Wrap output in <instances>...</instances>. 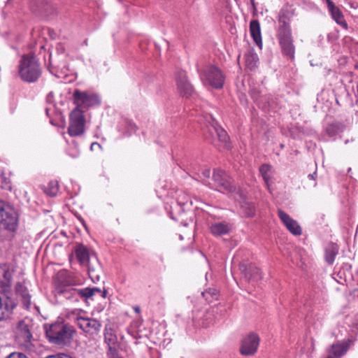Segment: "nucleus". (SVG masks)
<instances>
[{"mask_svg": "<svg viewBox=\"0 0 358 358\" xmlns=\"http://www.w3.org/2000/svg\"><path fill=\"white\" fill-rule=\"evenodd\" d=\"M18 73L21 79L27 83H34L41 75V68L32 55H24L20 62Z\"/></svg>", "mask_w": 358, "mask_h": 358, "instance_id": "f257e3e1", "label": "nucleus"}, {"mask_svg": "<svg viewBox=\"0 0 358 358\" xmlns=\"http://www.w3.org/2000/svg\"><path fill=\"white\" fill-rule=\"evenodd\" d=\"M74 333V328L64 322L54 323L46 330V335L49 341L55 345L69 343Z\"/></svg>", "mask_w": 358, "mask_h": 358, "instance_id": "f03ea898", "label": "nucleus"}, {"mask_svg": "<svg viewBox=\"0 0 358 358\" xmlns=\"http://www.w3.org/2000/svg\"><path fill=\"white\" fill-rule=\"evenodd\" d=\"M33 326L32 320L24 317L17 322L15 338L17 341L27 348L31 345L32 334L31 329Z\"/></svg>", "mask_w": 358, "mask_h": 358, "instance_id": "7ed1b4c3", "label": "nucleus"}, {"mask_svg": "<svg viewBox=\"0 0 358 358\" xmlns=\"http://www.w3.org/2000/svg\"><path fill=\"white\" fill-rule=\"evenodd\" d=\"M73 103L76 105L75 109L83 111L90 107L99 104V99L94 93L76 90L73 94Z\"/></svg>", "mask_w": 358, "mask_h": 358, "instance_id": "20e7f679", "label": "nucleus"}, {"mask_svg": "<svg viewBox=\"0 0 358 358\" xmlns=\"http://www.w3.org/2000/svg\"><path fill=\"white\" fill-rule=\"evenodd\" d=\"M96 292H101L99 288H85V289H75L71 287H66L59 291V293L63 295L64 298L72 301H78L79 299H89Z\"/></svg>", "mask_w": 358, "mask_h": 358, "instance_id": "39448f33", "label": "nucleus"}, {"mask_svg": "<svg viewBox=\"0 0 358 358\" xmlns=\"http://www.w3.org/2000/svg\"><path fill=\"white\" fill-rule=\"evenodd\" d=\"M84 111L74 109L70 115V124L68 132L70 136H76L83 134L85 131Z\"/></svg>", "mask_w": 358, "mask_h": 358, "instance_id": "423d86ee", "label": "nucleus"}, {"mask_svg": "<svg viewBox=\"0 0 358 358\" xmlns=\"http://www.w3.org/2000/svg\"><path fill=\"white\" fill-rule=\"evenodd\" d=\"M203 76L208 84L214 88L220 89L224 83V76L222 71L215 66L210 65L203 71Z\"/></svg>", "mask_w": 358, "mask_h": 358, "instance_id": "0eeeda50", "label": "nucleus"}, {"mask_svg": "<svg viewBox=\"0 0 358 358\" xmlns=\"http://www.w3.org/2000/svg\"><path fill=\"white\" fill-rule=\"evenodd\" d=\"M17 222V217L15 211L8 207H4L0 202V227L14 231Z\"/></svg>", "mask_w": 358, "mask_h": 358, "instance_id": "6e6552de", "label": "nucleus"}, {"mask_svg": "<svg viewBox=\"0 0 358 358\" xmlns=\"http://www.w3.org/2000/svg\"><path fill=\"white\" fill-rule=\"evenodd\" d=\"M74 321L80 329L90 335H96L100 332L101 324L96 319L77 316Z\"/></svg>", "mask_w": 358, "mask_h": 358, "instance_id": "1a4fd4ad", "label": "nucleus"}, {"mask_svg": "<svg viewBox=\"0 0 358 358\" xmlns=\"http://www.w3.org/2000/svg\"><path fill=\"white\" fill-rule=\"evenodd\" d=\"M277 36L283 54L294 59L295 48L291 30L278 31Z\"/></svg>", "mask_w": 358, "mask_h": 358, "instance_id": "9d476101", "label": "nucleus"}, {"mask_svg": "<svg viewBox=\"0 0 358 358\" xmlns=\"http://www.w3.org/2000/svg\"><path fill=\"white\" fill-rule=\"evenodd\" d=\"M259 344V336L254 333H251L243 339L240 350L241 353L245 356L253 355L257 351Z\"/></svg>", "mask_w": 358, "mask_h": 358, "instance_id": "9b49d317", "label": "nucleus"}, {"mask_svg": "<svg viewBox=\"0 0 358 358\" xmlns=\"http://www.w3.org/2000/svg\"><path fill=\"white\" fill-rule=\"evenodd\" d=\"M214 187L220 192H232L234 187L231 185L229 176L221 170L214 171L213 176Z\"/></svg>", "mask_w": 358, "mask_h": 358, "instance_id": "f8f14e48", "label": "nucleus"}, {"mask_svg": "<svg viewBox=\"0 0 358 358\" xmlns=\"http://www.w3.org/2000/svg\"><path fill=\"white\" fill-rule=\"evenodd\" d=\"M15 305L11 298L5 293L0 292V321L9 317Z\"/></svg>", "mask_w": 358, "mask_h": 358, "instance_id": "ddd939ff", "label": "nucleus"}, {"mask_svg": "<svg viewBox=\"0 0 358 358\" xmlns=\"http://www.w3.org/2000/svg\"><path fill=\"white\" fill-rule=\"evenodd\" d=\"M176 82L178 90L181 95L187 97L192 95L194 90L192 85L188 82L185 71H180L177 73Z\"/></svg>", "mask_w": 358, "mask_h": 358, "instance_id": "4468645a", "label": "nucleus"}, {"mask_svg": "<svg viewBox=\"0 0 358 358\" xmlns=\"http://www.w3.org/2000/svg\"><path fill=\"white\" fill-rule=\"evenodd\" d=\"M278 213L282 223L292 234L294 235H300L301 234V229L296 221L280 209L278 210Z\"/></svg>", "mask_w": 358, "mask_h": 358, "instance_id": "2eb2a0df", "label": "nucleus"}, {"mask_svg": "<svg viewBox=\"0 0 358 358\" xmlns=\"http://www.w3.org/2000/svg\"><path fill=\"white\" fill-rule=\"evenodd\" d=\"M327 7L331 13L333 19L336 22L337 24L341 25L345 29H348V24L345 22L343 15L341 10L335 6V4L330 0H327Z\"/></svg>", "mask_w": 358, "mask_h": 358, "instance_id": "dca6fc26", "label": "nucleus"}, {"mask_svg": "<svg viewBox=\"0 0 358 358\" xmlns=\"http://www.w3.org/2000/svg\"><path fill=\"white\" fill-rule=\"evenodd\" d=\"M293 16V12L289 8H283L280 10L278 17L279 27L278 31L291 30L289 22Z\"/></svg>", "mask_w": 358, "mask_h": 358, "instance_id": "f3484780", "label": "nucleus"}, {"mask_svg": "<svg viewBox=\"0 0 358 358\" xmlns=\"http://www.w3.org/2000/svg\"><path fill=\"white\" fill-rule=\"evenodd\" d=\"M15 292L17 296L20 298L23 306L29 309L31 306V296L25 286L21 282H17L15 285Z\"/></svg>", "mask_w": 358, "mask_h": 358, "instance_id": "a211bd4d", "label": "nucleus"}, {"mask_svg": "<svg viewBox=\"0 0 358 358\" xmlns=\"http://www.w3.org/2000/svg\"><path fill=\"white\" fill-rule=\"evenodd\" d=\"M240 270L241 273L245 275V278L248 280L252 278L257 280L261 278L259 269L254 265L241 264L240 265Z\"/></svg>", "mask_w": 358, "mask_h": 358, "instance_id": "6ab92c4d", "label": "nucleus"}, {"mask_svg": "<svg viewBox=\"0 0 358 358\" xmlns=\"http://www.w3.org/2000/svg\"><path fill=\"white\" fill-rule=\"evenodd\" d=\"M231 225L227 222H215L210 227V231L214 236H222L229 234Z\"/></svg>", "mask_w": 358, "mask_h": 358, "instance_id": "aec40b11", "label": "nucleus"}, {"mask_svg": "<svg viewBox=\"0 0 358 358\" xmlns=\"http://www.w3.org/2000/svg\"><path fill=\"white\" fill-rule=\"evenodd\" d=\"M209 131L212 136L216 135L218 140L227 145L229 137L224 129L220 127L216 122H213L211 127L209 128Z\"/></svg>", "mask_w": 358, "mask_h": 358, "instance_id": "412c9836", "label": "nucleus"}, {"mask_svg": "<svg viewBox=\"0 0 358 358\" xmlns=\"http://www.w3.org/2000/svg\"><path fill=\"white\" fill-rule=\"evenodd\" d=\"M250 31L251 36L255 41V43L259 47L262 48V40L261 35V29L259 22L256 20H252L250 23Z\"/></svg>", "mask_w": 358, "mask_h": 358, "instance_id": "4be33fe9", "label": "nucleus"}, {"mask_svg": "<svg viewBox=\"0 0 358 358\" xmlns=\"http://www.w3.org/2000/svg\"><path fill=\"white\" fill-rule=\"evenodd\" d=\"M105 342L107 343L108 347V352L117 351L118 349V341L117 337L113 334L112 329H106L104 334Z\"/></svg>", "mask_w": 358, "mask_h": 358, "instance_id": "5701e85b", "label": "nucleus"}, {"mask_svg": "<svg viewBox=\"0 0 358 358\" xmlns=\"http://www.w3.org/2000/svg\"><path fill=\"white\" fill-rule=\"evenodd\" d=\"M76 257L81 264H88L90 254L88 249L83 245H78L75 249Z\"/></svg>", "mask_w": 358, "mask_h": 358, "instance_id": "b1692460", "label": "nucleus"}, {"mask_svg": "<svg viewBox=\"0 0 358 358\" xmlns=\"http://www.w3.org/2000/svg\"><path fill=\"white\" fill-rule=\"evenodd\" d=\"M338 253V247L336 244L330 243L325 249V261L329 264H332L335 257Z\"/></svg>", "mask_w": 358, "mask_h": 358, "instance_id": "393cba45", "label": "nucleus"}, {"mask_svg": "<svg viewBox=\"0 0 358 358\" xmlns=\"http://www.w3.org/2000/svg\"><path fill=\"white\" fill-rule=\"evenodd\" d=\"M348 347L341 343H336L331 345L329 351V355H331L334 358H341L346 353Z\"/></svg>", "mask_w": 358, "mask_h": 358, "instance_id": "a878e982", "label": "nucleus"}, {"mask_svg": "<svg viewBox=\"0 0 358 358\" xmlns=\"http://www.w3.org/2000/svg\"><path fill=\"white\" fill-rule=\"evenodd\" d=\"M48 4V0H29L30 9L34 13L46 11Z\"/></svg>", "mask_w": 358, "mask_h": 358, "instance_id": "bb28decb", "label": "nucleus"}, {"mask_svg": "<svg viewBox=\"0 0 358 358\" xmlns=\"http://www.w3.org/2000/svg\"><path fill=\"white\" fill-rule=\"evenodd\" d=\"M44 191L48 195L50 196H56L59 191V185L57 181H50L48 183V187L44 189Z\"/></svg>", "mask_w": 358, "mask_h": 358, "instance_id": "cd10ccee", "label": "nucleus"}, {"mask_svg": "<svg viewBox=\"0 0 358 358\" xmlns=\"http://www.w3.org/2000/svg\"><path fill=\"white\" fill-rule=\"evenodd\" d=\"M203 296L206 299V300L209 302H212L213 299H217L218 298V291L215 289H209L202 292Z\"/></svg>", "mask_w": 358, "mask_h": 358, "instance_id": "c85d7f7f", "label": "nucleus"}, {"mask_svg": "<svg viewBox=\"0 0 358 358\" xmlns=\"http://www.w3.org/2000/svg\"><path fill=\"white\" fill-rule=\"evenodd\" d=\"M270 169H271L270 166H268L267 164H263L259 168L260 173L262 176L264 180L266 186L268 187V188H269V184H268L269 176L268 175V173L269 172Z\"/></svg>", "mask_w": 358, "mask_h": 358, "instance_id": "c756f323", "label": "nucleus"}, {"mask_svg": "<svg viewBox=\"0 0 358 358\" xmlns=\"http://www.w3.org/2000/svg\"><path fill=\"white\" fill-rule=\"evenodd\" d=\"M242 208L248 217H252L255 214V206L252 203H245Z\"/></svg>", "mask_w": 358, "mask_h": 358, "instance_id": "7c9ffc66", "label": "nucleus"}, {"mask_svg": "<svg viewBox=\"0 0 358 358\" xmlns=\"http://www.w3.org/2000/svg\"><path fill=\"white\" fill-rule=\"evenodd\" d=\"M7 173L5 170H2L0 169V176L2 180V182L3 183L5 188H10V179L7 176Z\"/></svg>", "mask_w": 358, "mask_h": 358, "instance_id": "2f4dec72", "label": "nucleus"}, {"mask_svg": "<svg viewBox=\"0 0 358 358\" xmlns=\"http://www.w3.org/2000/svg\"><path fill=\"white\" fill-rule=\"evenodd\" d=\"M258 58L255 55L250 54L247 55L246 63L249 68L252 69L256 65Z\"/></svg>", "mask_w": 358, "mask_h": 358, "instance_id": "473e14b6", "label": "nucleus"}, {"mask_svg": "<svg viewBox=\"0 0 358 358\" xmlns=\"http://www.w3.org/2000/svg\"><path fill=\"white\" fill-rule=\"evenodd\" d=\"M101 271L100 266L98 264L97 268H95L93 266L88 265V272L91 278H96L99 279V271Z\"/></svg>", "mask_w": 358, "mask_h": 358, "instance_id": "72a5a7b5", "label": "nucleus"}, {"mask_svg": "<svg viewBox=\"0 0 358 358\" xmlns=\"http://www.w3.org/2000/svg\"><path fill=\"white\" fill-rule=\"evenodd\" d=\"M6 358H28L23 353L21 352H13L10 354Z\"/></svg>", "mask_w": 358, "mask_h": 358, "instance_id": "f704fd0d", "label": "nucleus"}, {"mask_svg": "<svg viewBox=\"0 0 358 358\" xmlns=\"http://www.w3.org/2000/svg\"><path fill=\"white\" fill-rule=\"evenodd\" d=\"M108 356L109 358H121L117 355V351L108 352Z\"/></svg>", "mask_w": 358, "mask_h": 358, "instance_id": "c9c22d12", "label": "nucleus"}, {"mask_svg": "<svg viewBox=\"0 0 358 358\" xmlns=\"http://www.w3.org/2000/svg\"><path fill=\"white\" fill-rule=\"evenodd\" d=\"M202 174L206 178H209L210 176V171L208 169H206L203 171Z\"/></svg>", "mask_w": 358, "mask_h": 358, "instance_id": "e433bc0d", "label": "nucleus"}, {"mask_svg": "<svg viewBox=\"0 0 358 358\" xmlns=\"http://www.w3.org/2000/svg\"><path fill=\"white\" fill-rule=\"evenodd\" d=\"M251 95H252V98L255 101L258 100V93H257V92H256L255 90H252L251 91Z\"/></svg>", "mask_w": 358, "mask_h": 358, "instance_id": "4c0bfd02", "label": "nucleus"}, {"mask_svg": "<svg viewBox=\"0 0 358 358\" xmlns=\"http://www.w3.org/2000/svg\"><path fill=\"white\" fill-rule=\"evenodd\" d=\"M96 147L100 148L101 147L100 144L98 143H92V145H91V149L92 150H93L94 148H96Z\"/></svg>", "mask_w": 358, "mask_h": 358, "instance_id": "58836bf2", "label": "nucleus"}, {"mask_svg": "<svg viewBox=\"0 0 358 358\" xmlns=\"http://www.w3.org/2000/svg\"><path fill=\"white\" fill-rule=\"evenodd\" d=\"M316 175H317V173H316V172H315V173H313L312 174H309L308 175V178L312 179V180H315Z\"/></svg>", "mask_w": 358, "mask_h": 358, "instance_id": "ea45409f", "label": "nucleus"}, {"mask_svg": "<svg viewBox=\"0 0 358 358\" xmlns=\"http://www.w3.org/2000/svg\"><path fill=\"white\" fill-rule=\"evenodd\" d=\"M134 310H135L136 313H140V310H141L140 308L138 306L134 307Z\"/></svg>", "mask_w": 358, "mask_h": 358, "instance_id": "a19ab883", "label": "nucleus"}, {"mask_svg": "<svg viewBox=\"0 0 358 358\" xmlns=\"http://www.w3.org/2000/svg\"><path fill=\"white\" fill-rule=\"evenodd\" d=\"M327 358H334L331 355H329Z\"/></svg>", "mask_w": 358, "mask_h": 358, "instance_id": "79ce46f5", "label": "nucleus"}, {"mask_svg": "<svg viewBox=\"0 0 358 358\" xmlns=\"http://www.w3.org/2000/svg\"><path fill=\"white\" fill-rule=\"evenodd\" d=\"M50 63H52V58L51 57L50 58Z\"/></svg>", "mask_w": 358, "mask_h": 358, "instance_id": "37998d69", "label": "nucleus"}]
</instances>
